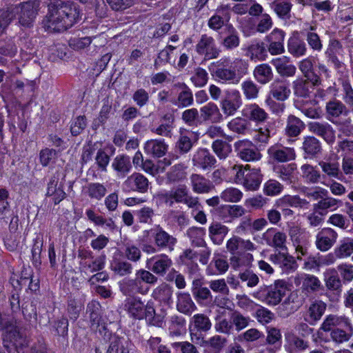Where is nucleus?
<instances>
[{
	"label": "nucleus",
	"mask_w": 353,
	"mask_h": 353,
	"mask_svg": "<svg viewBox=\"0 0 353 353\" xmlns=\"http://www.w3.org/2000/svg\"><path fill=\"white\" fill-rule=\"evenodd\" d=\"M79 17V10L75 4L56 0L48 6V13L43 23L48 31L63 32L77 23Z\"/></svg>",
	"instance_id": "nucleus-1"
},
{
	"label": "nucleus",
	"mask_w": 353,
	"mask_h": 353,
	"mask_svg": "<svg viewBox=\"0 0 353 353\" xmlns=\"http://www.w3.org/2000/svg\"><path fill=\"white\" fill-rule=\"evenodd\" d=\"M123 309L132 319H145L148 324L159 327L164 324V317L156 314L154 303L152 300L145 303L141 297L131 296L124 301Z\"/></svg>",
	"instance_id": "nucleus-2"
},
{
	"label": "nucleus",
	"mask_w": 353,
	"mask_h": 353,
	"mask_svg": "<svg viewBox=\"0 0 353 353\" xmlns=\"http://www.w3.org/2000/svg\"><path fill=\"white\" fill-rule=\"evenodd\" d=\"M157 280V277L150 271L140 269L136 272L134 279L123 281L120 289L125 296L135 294L145 295L150 291V285H154Z\"/></svg>",
	"instance_id": "nucleus-3"
},
{
	"label": "nucleus",
	"mask_w": 353,
	"mask_h": 353,
	"mask_svg": "<svg viewBox=\"0 0 353 353\" xmlns=\"http://www.w3.org/2000/svg\"><path fill=\"white\" fill-rule=\"evenodd\" d=\"M158 198L169 207H172L174 203H184L192 209L201 208L199 198L192 196L185 185H179L170 190L161 192L158 194Z\"/></svg>",
	"instance_id": "nucleus-4"
},
{
	"label": "nucleus",
	"mask_w": 353,
	"mask_h": 353,
	"mask_svg": "<svg viewBox=\"0 0 353 353\" xmlns=\"http://www.w3.org/2000/svg\"><path fill=\"white\" fill-rule=\"evenodd\" d=\"M230 64V59L224 57L211 63L209 70L216 81L221 83L236 85L239 83V77L235 74V71L232 70L231 66L228 67Z\"/></svg>",
	"instance_id": "nucleus-5"
},
{
	"label": "nucleus",
	"mask_w": 353,
	"mask_h": 353,
	"mask_svg": "<svg viewBox=\"0 0 353 353\" xmlns=\"http://www.w3.org/2000/svg\"><path fill=\"white\" fill-rule=\"evenodd\" d=\"M3 346L8 353H26L28 341L17 327L6 328L3 338Z\"/></svg>",
	"instance_id": "nucleus-6"
},
{
	"label": "nucleus",
	"mask_w": 353,
	"mask_h": 353,
	"mask_svg": "<svg viewBox=\"0 0 353 353\" xmlns=\"http://www.w3.org/2000/svg\"><path fill=\"white\" fill-rule=\"evenodd\" d=\"M78 257L80 270L85 274L101 271L105 266L106 256L103 253L94 257L92 251L83 249L79 251Z\"/></svg>",
	"instance_id": "nucleus-7"
},
{
	"label": "nucleus",
	"mask_w": 353,
	"mask_h": 353,
	"mask_svg": "<svg viewBox=\"0 0 353 353\" xmlns=\"http://www.w3.org/2000/svg\"><path fill=\"white\" fill-rule=\"evenodd\" d=\"M150 236L159 250L172 252L177 243V239L170 234L160 225H156L150 230Z\"/></svg>",
	"instance_id": "nucleus-8"
},
{
	"label": "nucleus",
	"mask_w": 353,
	"mask_h": 353,
	"mask_svg": "<svg viewBox=\"0 0 353 353\" xmlns=\"http://www.w3.org/2000/svg\"><path fill=\"white\" fill-rule=\"evenodd\" d=\"M38 5L32 1H26L13 6V11L18 15L19 23L26 28L31 27L37 14Z\"/></svg>",
	"instance_id": "nucleus-9"
},
{
	"label": "nucleus",
	"mask_w": 353,
	"mask_h": 353,
	"mask_svg": "<svg viewBox=\"0 0 353 353\" xmlns=\"http://www.w3.org/2000/svg\"><path fill=\"white\" fill-rule=\"evenodd\" d=\"M211 326V322L207 316L203 314L194 315L189 327L192 341L196 343L203 341L201 333L208 331Z\"/></svg>",
	"instance_id": "nucleus-10"
},
{
	"label": "nucleus",
	"mask_w": 353,
	"mask_h": 353,
	"mask_svg": "<svg viewBox=\"0 0 353 353\" xmlns=\"http://www.w3.org/2000/svg\"><path fill=\"white\" fill-rule=\"evenodd\" d=\"M234 146L237 156L244 161H256L262 157L256 145L248 139L239 140Z\"/></svg>",
	"instance_id": "nucleus-11"
},
{
	"label": "nucleus",
	"mask_w": 353,
	"mask_h": 353,
	"mask_svg": "<svg viewBox=\"0 0 353 353\" xmlns=\"http://www.w3.org/2000/svg\"><path fill=\"white\" fill-rule=\"evenodd\" d=\"M241 105V95L238 90L230 89L225 91L224 97L221 102V108L225 115H234Z\"/></svg>",
	"instance_id": "nucleus-12"
},
{
	"label": "nucleus",
	"mask_w": 353,
	"mask_h": 353,
	"mask_svg": "<svg viewBox=\"0 0 353 353\" xmlns=\"http://www.w3.org/2000/svg\"><path fill=\"white\" fill-rule=\"evenodd\" d=\"M149 187L148 179L139 172H134L128 176L122 183L124 192H138L145 193Z\"/></svg>",
	"instance_id": "nucleus-13"
},
{
	"label": "nucleus",
	"mask_w": 353,
	"mask_h": 353,
	"mask_svg": "<svg viewBox=\"0 0 353 353\" xmlns=\"http://www.w3.org/2000/svg\"><path fill=\"white\" fill-rule=\"evenodd\" d=\"M308 130L321 137L327 144L332 145L335 142V130L332 126L325 121H311L307 123Z\"/></svg>",
	"instance_id": "nucleus-14"
},
{
	"label": "nucleus",
	"mask_w": 353,
	"mask_h": 353,
	"mask_svg": "<svg viewBox=\"0 0 353 353\" xmlns=\"http://www.w3.org/2000/svg\"><path fill=\"white\" fill-rule=\"evenodd\" d=\"M270 159L279 163H285L293 161L296 157L294 148L285 147L282 144L276 143L268 149Z\"/></svg>",
	"instance_id": "nucleus-15"
},
{
	"label": "nucleus",
	"mask_w": 353,
	"mask_h": 353,
	"mask_svg": "<svg viewBox=\"0 0 353 353\" xmlns=\"http://www.w3.org/2000/svg\"><path fill=\"white\" fill-rule=\"evenodd\" d=\"M60 176L59 172L54 173L47 183L46 195L51 197L54 204L59 203L66 196L63 190V183L60 181Z\"/></svg>",
	"instance_id": "nucleus-16"
},
{
	"label": "nucleus",
	"mask_w": 353,
	"mask_h": 353,
	"mask_svg": "<svg viewBox=\"0 0 353 353\" xmlns=\"http://www.w3.org/2000/svg\"><path fill=\"white\" fill-rule=\"evenodd\" d=\"M337 238L338 234L334 230L330 228H324L316 236V248L321 252H326L334 245Z\"/></svg>",
	"instance_id": "nucleus-17"
},
{
	"label": "nucleus",
	"mask_w": 353,
	"mask_h": 353,
	"mask_svg": "<svg viewBox=\"0 0 353 353\" xmlns=\"http://www.w3.org/2000/svg\"><path fill=\"white\" fill-rule=\"evenodd\" d=\"M171 259L165 254L154 256L146 261V267L157 275H164L172 266Z\"/></svg>",
	"instance_id": "nucleus-18"
},
{
	"label": "nucleus",
	"mask_w": 353,
	"mask_h": 353,
	"mask_svg": "<svg viewBox=\"0 0 353 353\" xmlns=\"http://www.w3.org/2000/svg\"><path fill=\"white\" fill-rule=\"evenodd\" d=\"M313 78H298L293 82L294 94L298 97H307L314 89L315 85L320 83V79L316 74Z\"/></svg>",
	"instance_id": "nucleus-19"
},
{
	"label": "nucleus",
	"mask_w": 353,
	"mask_h": 353,
	"mask_svg": "<svg viewBox=\"0 0 353 353\" xmlns=\"http://www.w3.org/2000/svg\"><path fill=\"white\" fill-rule=\"evenodd\" d=\"M196 51L199 54H204L207 59H215L219 55V50L216 48L214 39L207 34L201 37L196 46Z\"/></svg>",
	"instance_id": "nucleus-20"
},
{
	"label": "nucleus",
	"mask_w": 353,
	"mask_h": 353,
	"mask_svg": "<svg viewBox=\"0 0 353 353\" xmlns=\"http://www.w3.org/2000/svg\"><path fill=\"white\" fill-rule=\"evenodd\" d=\"M270 261L279 266L283 272L287 274L294 272L298 265L294 258L288 252H278L270 256Z\"/></svg>",
	"instance_id": "nucleus-21"
},
{
	"label": "nucleus",
	"mask_w": 353,
	"mask_h": 353,
	"mask_svg": "<svg viewBox=\"0 0 353 353\" xmlns=\"http://www.w3.org/2000/svg\"><path fill=\"white\" fill-rule=\"evenodd\" d=\"M285 32L280 29L274 28L267 37L269 43L268 51L272 55L281 54L285 52Z\"/></svg>",
	"instance_id": "nucleus-22"
},
{
	"label": "nucleus",
	"mask_w": 353,
	"mask_h": 353,
	"mask_svg": "<svg viewBox=\"0 0 353 353\" xmlns=\"http://www.w3.org/2000/svg\"><path fill=\"white\" fill-rule=\"evenodd\" d=\"M248 252L249 251L238 252L230 257V265L232 270L243 272L252 267L254 261V256Z\"/></svg>",
	"instance_id": "nucleus-23"
},
{
	"label": "nucleus",
	"mask_w": 353,
	"mask_h": 353,
	"mask_svg": "<svg viewBox=\"0 0 353 353\" xmlns=\"http://www.w3.org/2000/svg\"><path fill=\"white\" fill-rule=\"evenodd\" d=\"M192 163L194 166L207 170L215 166L216 160L208 150L201 148L193 155Z\"/></svg>",
	"instance_id": "nucleus-24"
},
{
	"label": "nucleus",
	"mask_w": 353,
	"mask_h": 353,
	"mask_svg": "<svg viewBox=\"0 0 353 353\" xmlns=\"http://www.w3.org/2000/svg\"><path fill=\"white\" fill-rule=\"evenodd\" d=\"M225 247L232 255L237 254L239 249L244 251H254L257 248V246L250 239H244L238 236H232L230 238L226 241Z\"/></svg>",
	"instance_id": "nucleus-25"
},
{
	"label": "nucleus",
	"mask_w": 353,
	"mask_h": 353,
	"mask_svg": "<svg viewBox=\"0 0 353 353\" xmlns=\"http://www.w3.org/2000/svg\"><path fill=\"white\" fill-rule=\"evenodd\" d=\"M263 239L268 245L277 250L286 249L287 236L285 233L278 231L274 228L268 229L263 234Z\"/></svg>",
	"instance_id": "nucleus-26"
},
{
	"label": "nucleus",
	"mask_w": 353,
	"mask_h": 353,
	"mask_svg": "<svg viewBox=\"0 0 353 353\" xmlns=\"http://www.w3.org/2000/svg\"><path fill=\"white\" fill-rule=\"evenodd\" d=\"M294 283L296 285L302 283V289L307 292H315L319 291L322 288L319 279L313 274H299L295 277Z\"/></svg>",
	"instance_id": "nucleus-27"
},
{
	"label": "nucleus",
	"mask_w": 353,
	"mask_h": 353,
	"mask_svg": "<svg viewBox=\"0 0 353 353\" xmlns=\"http://www.w3.org/2000/svg\"><path fill=\"white\" fill-rule=\"evenodd\" d=\"M334 326L342 327L347 329L350 334H353V326L348 317L344 315L330 314L326 317L321 325V328L324 331H330Z\"/></svg>",
	"instance_id": "nucleus-28"
},
{
	"label": "nucleus",
	"mask_w": 353,
	"mask_h": 353,
	"mask_svg": "<svg viewBox=\"0 0 353 353\" xmlns=\"http://www.w3.org/2000/svg\"><path fill=\"white\" fill-rule=\"evenodd\" d=\"M143 149L146 154L160 158L167 153L168 145L164 139H154L147 141L144 144Z\"/></svg>",
	"instance_id": "nucleus-29"
},
{
	"label": "nucleus",
	"mask_w": 353,
	"mask_h": 353,
	"mask_svg": "<svg viewBox=\"0 0 353 353\" xmlns=\"http://www.w3.org/2000/svg\"><path fill=\"white\" fill-rule=\"evenodd\" d=\"M243 50L245 51V56L252 61H263L268 57L265 43L262 41H254Z\"/></svg>",
	"instance_id": "nucleus-30"
},
{
	"label": "nucleus",
	"mask_w": 353,
	"mask_h": 353,
	"mask_svg": "<svg viewBox=\"0 0 353 353\" xmlns=\"http://www.w3.org/2000/svg\"><path fill=\"white\" fill-rule=\"evenodd\" d=\"M301 149L304 152V158L314 159L322 152L321 141L313 136L304 137Z\"/></svg>",
	"instance_id": "nucleus-31"
},
{
	"label": "nucleus",
	"mask_w": 353,
	"mask_h": 353,
	"mask_svg": "<svg viewBox=\"0 0 353 353\" xmlns=\"http://www.w3.org/2000/svg\"><path fill=\"white\" fill-rule=\"evenodd\" d=\"M111 165L119 178H124L130 172L132 168L131 158L126 154H118L116 156Z\"/></svg>",
	"instance_id": "nucleus-32"
},
{
	"label": "nucleus",
	"mask_w": 353,
	"mask_h": 353,
	"mask_svg": "<svg viewBox=\"0 0 353 353\" xmlns=\"http://www.w3.org/2000/svg\"><path fill=\"white\" fill-rule=\"evenodd\" d=\"M201 118L203 121H210L212 123H220L223 120L218 106L213 102H209L200 108Z\"/></svg>",
	"instance_id": "nucleus-33"
},
{
	"label": "nucleus",
	"mask_w": 353,
	"mask_h": 353,
	"mask_svg": "<svg viewBox=\"0 0 353 353\" xmlns=\"http://www.w3.org/2000/svg\"><path fill=\"white\" fill-rule=\"evenodd\" d=\"M326 305L322 301L313 302L303 314V319L310 325L319 321L325 312Z\"/></svg>",
	"instance_id": "nucleus-34"
},
{
	"label": "nucleus",
	"mask_w": 353,
	"mask_h": 353,
	"mask_svg": "<svg viewBox=\"0 0 353 353\" xmlns=\"http://www.w3.org/2000/svg\"><path fill=\"white\" fill-rule=\"evenodd\" d=\"M190 183L193 192L196 194L208 193L214 188L209 179L198 174H192L190 176Z\"/></svg>",
	"instance_id": "nucleus-35"
},
{
	"label": "nucleus",
	"mask_w": 353,
	"mask_h": 353,
	"mask_svg": "<svg viewBox=\"0 0 353 353\" xmlns=\"http://www.w3.org/2000/svg\"><path fill=\"white\" fill-rule=\"evenodd\" d=\"M245 209L239 205H225L219 208V216L225 223L238 219L245 214Z\"/></svg>",
	"instance_id": "nucleus-36"
},
{
	"label": "nucleus",
	"mask_w": 353,
	"mask_h": 353,
	"mask_svg": "<svg viewBox=\"0 0 353 353\" xmlns=\"http://www.w3.org/2000/svg\"><path fill=\"white\" fill-rule=\"evenodd\" d=\"M229 228L219 222L212 223L208 229L209 236L215 245H221L229 232Z\"/></svg>",
	"instance_id": "nucleus-37"
},
{
	"label": "nucleus",
	"mask_w": 353,
	"mask_h": 353,
	"mask_svg": "<svg viewBox=\"0 0 353 353\" xmlns=\"http://www.w3.org/2000/svg\"><path fill=\"white\" fill-rule=\"evenodd\" d=\"M285 350L289 353H295L299 350L307 348V343L292 332L285 334Z\"/></svg>",
	"instance_id": "nucleus-38"
},
{
	"label": "nucleus",
	"mask_w": 353,
	"mask_h": 353,
	"mask_svg": "<svg viewBox=\"0 0 353 353\" xmlns=\"http://www.w3.org/2000/svg\"><path fill=\"white\" fill-rule=\"evenodd\" d=\"M276 205L277 208H307L309 202L298 195L287 194L279 199L276 202Z\"/></svg>",
	"instance_id": "nucleus-39"
},
{
	"label": "nucleus",
	"mask_w": 353,
	"mask_h": 353,
	"mask_svg": "<svg viewBox=\"0 0 353 353\" xmlns=\"http://www.w3.org/2000/svg\"><path fill=\"white\" fill-rule=\"evenodd\" d=\"M270 92L274 99L283 101L286 100L290 94L289 83L285 81L275 80L270 85Z\"/></svg>",
	"instance_id": "nucleus-40"
},
{
	"label": "nucleus",
	"mask_w": 353,
	"mask_h": 353,
	"mask_svg": "<svg viewBox=\"0 0 353 353\" xmlns=\"http://www.w3.org/2000/svg\"><path fill=\"white\" fill-rule=\"evenodd\" d=\"M272 64L281 76L292 77L296 71V67L290 63V58L285 56L273 59Z\"/></svg>",
	"instance_id": "nucleus-41"
},
{
	"label": "nucleus",
	"mask_w": 353,
	"mask_h": 353,
	"mask_svg": "<svg viewBox=\"0 0 353 353\" xmlns=\"http://www.w3.org/2000/svg\"><path fill=\"white\" fill-rule=\"evenodd\" d=\"M263 180V175L260 169H252L248 171L245 179L242 185L246 190L256 191L257 190Z\"/></svg>",
	"instance_id": "nucleus-42"
},
{
	"label": "nucleus",
	"mask_w": 353,
	"mask_h": 353,
	"mask_svg": "<svg viewBox=\"0 0 353 353\" xmlns=\"http://www.w3.org/2000/svg\"><path fill=\"white\" fill-rule=\"evenodd\" d=\"M341 205V201L340 200L327 196L314 204V210L320 211L321 215H325L328 211L337 210Z\"/></svg>",
	"instance_id": "nucleus-43"
},
{
	"label": "nucleus",
	"mask_w": 353,
	"mask_h": 353,
	"mask_svg": "<svg viewBox=\"0 0 353 353\" xmlns=\"http://www.w3.org/2000/svg\"><path fill=\"white\" fill-rule=\"evenodd\" d=\"M266 304L274 306L279 304L285 296L286 289L283 285L276 283L274 286L268 287Z\"/></svg>",
	"instance_id": "nucleus-44"
},
{
	"label": "nucleus",
	"mask_w": 353,
	"mask_h": 353,
	"mask_svg": "<svg viewBox=\"0 0 353 353\" xmlns=\"http://www.w3.org/2000/svg\"><path fill=\"white\" fill-rule=\"evenodd\" d=\"M84 193L92 201H100L107 193L106 187L100 183H90L84 188Z\"/></svg>",
	"instance_id": "nucleus-45"
},
{
	"label": "nucleus",
	"mask_w": 353,
	"mask_h": 353,
	"mask_svg": "<svg viewBox=\"0 0 353 353\" xmlns=\"http://www.w3.org/2000/svg\"><path fill=\"white\" fill-rule=\"evenodd\" d=\"M188 165L180 163L173 165L167 173V179L169 181L176 183L181 182L187 179Z\"/></svg>",
	"instance_id": "nucleus-46"
},
{
	"label": "nucleus",
	"mask_w": 353,
	"mask_h": 353,
	"mask_svg": "<svg viewBox=\"0 0 353 353\" xmlns=\"http://www.w3.org/2000/svg\"><path fill=\"white\" fill-rule=\"evenodd\" d=\"M323 281L329 290L335 291L341 287V281L337 270L333 268H327L323 272Z\"/></svg>",
	"instance_id": "nucleus-47"
},
{
	"label": "nucleus",
	"mask_w": 353,
	"mask_h": 353,
	"mask_svg": "<svg viewBox=\"0 0 353 353\" xmlns=\"http://www.w3.org/2000/svg\"><path fill=\"white\" fill-rule=\"evenodd\" d=\"M254 79L261 84L269 83L273 78L271 67L267 63L257 65L253 72Z\"/></svg>",
	"instance_id": "nucleus-48"
},
{
	"label": "nucleus",
	"mask_w": 353,
	"mask_h": 353,
	"mask_svg": "<svg viewBox=\"0 0 353 353\" xmlns=\"http://www.w3.org/2000/svg\"><path fill=\"white\" fill-rule=\"evenodd\" d=\"M339 259H345L353 254V238L346 237L341 239L334 248Z\"/></svg>",
	"instance_id": "nucleus-49"
},
{
	"label": "nucleus",
	"mask_w": 353,
	"mask_h": 353,
	"mask_svg": "<svg viewBox=\"0 0 353 353\" xmlns=\"http://www.w3.org/2000/svg\"><path fill=\"white\" fill-rule=\"evenodd\" d=\"M243 114L250 120L256 122L264 121L268 117V114L265 110L255 103L248 105L243 110Z\"/></svg>",
	"instance_id": "nucleus-50"
},
{
	"label": "nucleus",
	"mask_w": 353,
	"mask_h": 353,
	"mask_svg": "<svg viewBox=\"0 0 353 353\" xmlns=\"http://www.w3.org/2000/svg\"><path fill=\"white\" fill-rule=\"evenodd\" d=\"M172 295V288L166 283H162L157 287L152 293V297L161 303L168 304Z\"/></svg>",
	"instance_id": "nucleus-51"
},
{
	"label": "nucleus",
	"mask_w": 353,
	"mask_h": 353,
	"mask_svg": "<svg viewBox=\"0 0 353 353\" xmlns=\"http://www.w3.org/2000/svg\"><path fill=\"white\" fill-rule=\"evenodd\" d=\"M316 27L311 25H306L304 28V32L306 35V40L310 47L315 51H321L323 48V44L317 33L314 31Z\"/></svg>",
	"instance_id": "nucleus-52"
},
{
	"label": "nucleus",
	"mask_w": 353,
	"mask_h": 353,
	"mask_svg": "<svg viewBox=\"0 0 353 353\" xmlns=\"http://www.w3.org/2000/svg\"><path fill=\"white\" fill-rule=\"evenodd\" d=\"M296 169V163L279 165L274 167L276 176L283 181L291 183L294 172Z\"/></svg>",
	"instance_id": "nucleus-53"
},
{
	"label": "nucleus",
	"mask_w": 353,
	"mask_h": 353,
	"mask_svg": "<svg viewBox=\"0 0 353 353\" xmlns=\"http://www.w3.org/2000/svg\"><path fill=\"white\" fill-rule=\"evenodd\" d=\"M85 214L88 219L97 226H104L105 229L113 230L115 228L114 222L112 219H105L99 215L91 209L86 210Z\"/></svg>",
	"instance_id": "nucleus-54"
},
{
	"label": "nucleus",
	"mask_w": 353,
	"mask_h": 353,
	"mask_svg": "<svg viewBox=\"0 0 353 353\" xmlns=\"http://www.w3.org/2000/svg\"><path fill=\"white\" fill-rule=\"evenodd\" d=\"M301 176L305 182L316 183L320 181L321 174L316 167L308 163L303 164L301 167Z\"/></svg>",
	"instance_id": "nucleus-55"
},
{
	"label": "nucleus",
	"mask_w": 353,
	"mask_h": 353,
	"mask_svg": "<svg viewBox=\"0 0 353 353\" xmlns=\"http://www.w3.org/2000/svg\"><path fill=\"white\" fill-rule=\"evenodd\" d=\"M176 307L180 312L185 314H191L196 307L190 295L186 293L179 294Z\"/></svg>",
	"instance_id": "nucleus-56"
},
{
	"label": "nucleus",
	"mask_w": 353,
	"mask_h": 353,
	"mask_svg": "<svg viewBox=\"0 0 353 353\" xmlns=\"http://www.w3.org/2000/svg\"><path fill=\"white\" fill-rule=\"evenodd\" d=\"M288 49L289 52L295 57L304 56L307 52L305 42L296 37L288 40Z\"/></svg>",
	"instance_id": "nucleus-57"
},
{
	"label": "nucleus",
	"mask_w": 353,
	"mask_h": 353,
	"mask_svg": "<svg viewBox=\"0 0 353 353\" xmlns=\"http://www.w3.org/2000/svg\"><path fill=\"white\" fill-rule=\"evenodd\" d=\"M243 196L242 191L234 187L227 188L220 194L221 199L225 203H238Z\"/></svg>",
	"instance_id": "nucleus-58"
},
{
	"label": "nucleus",
	"mask_w": 353,
	"mask_h": 353,
	"mask_svg": "<svg viewBox=\"0 0 353 353\" xmlns=\"http://www.w3.org/2000/svg\"><path fill=\"white\" fill-rule=\"evenodd\" d=\"M304 128V123L297 117L290 116L288 119L285 132L290 137H296Z\"/></svg>",
	"instance_id": "nucleus-59"
},
{
	"label": "nucleus",
	"mask_w": 353,
	"mask_h": 353,
	"mask_svg": "<svg viewBox=\"0 0 353 353\" xmlns=\"http://www.w3.org/2000/svg\"><path fill=\"white\" fill-rule=\"evenodd\" d=\"M227 126L230 130L234 132L245 134L249 131L250 123L244 119L236 117L229 121Z\"/></svg>",
	"instance_id": "nucleus-60"
},
{
	"label": "nucleus",
	"mask_w": 353,
	"mask_h": 353,
	"mask_svg": "<svg viewBox=\"0 0 353 353\" xmlns=\"http://www.w3.org/2000/svg\"><path fill=\"white\" fill-rule=\"evenodd\" d=\"M205 230L203 228H190L187 231V235L192 243L197 247H202L205 244L204 236Z\"/></svg>",
	"instance_id": "nucleus-61"
},
{
	"label": "nucleus",
	"mask_w": 353,
	"mask_h": 353,
	"mask_svg": "<svg viewBox=\"0 0 353 353\" xmlns=\"http://www.w3.org/2000/svg\"><path fill=\"white\" fill-rule=\"evenodd\" d=\"M273 128L270 125H265L260 128L256 131L254 135V141L259 144V146H265L268 143L271 134H272Z\"/></svg>",
	"instance_id": "nucleus-62"
},
{
	"label": "nucleus",
	"mask_w": 353,
	"mask_h": 353,
	"mask_svg": "<svg viewBox=\"0 0 353 353\" xmlns=\"http://www.w3.org/2000/svg\"><path fill=\"white\" fill-rule=\"evenodd\" d=\"M111 270L119 276L130 274L132 271V265L125 261L113 259L110 264Z\"/></svg>",
	"instance_id": "nucleus-63"
},
{
	"label": "nucleus",
	"mask_w": 353,
	"mask_h": 353,
	"mask_svg": "<svg viewBox=\"0 0 353 353\" xmlns=\"http://www.w3.org/2000/svg\"><path fill=\"white\" fill-rule=\"evenodd\" d=\"M212 148L220 159H226L232 152L231 145L225 141L216 140L212 143Z\"/></svg>",
	"instance_id": "nucleus-64"
}]
</instances>
